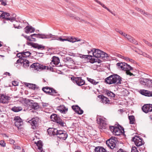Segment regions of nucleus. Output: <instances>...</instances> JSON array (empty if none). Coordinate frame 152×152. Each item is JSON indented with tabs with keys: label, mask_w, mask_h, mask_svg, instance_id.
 <instances>
[{
	"label": "nucleus",
	"mask_w": 152,
	"mask_h": 152,
	"mask_svg": "<svg viewBox=\"0 0 152 152\" xmlns=\"http://www.w3.org/2000/svg\"><path fill=\"white\" fill-rule=\"evenodd\" d=\"M129 119V123L131 124H133L134 123L135 119L134 115H132L129 116L128 117Z\"/></svg>",
	"instance_id": "obj_33"
},
{
	"label": "nucleus",
	"mask_w": 152,
	"mask_h": 152,
	"mask_svg": "<svg viewBox=\"0 0 152 152\" xmlns=\"http://www.w3.org/2000/svg\"><path fill=\"white\" fill-rule=\"evenodd\" d=\"M135 9L137 11L140 12L141 14H142L143 13V11L139 8L136 7Z\"/></svg>",
	"instance_id": "obj_55"
},
{
	"label": "nucleus",
	"mask_w": 152,
	"mask_h": 152,
	"mask_svg": "<svg viewBox=\"0 0 152 152\" xmlns=\"http://www.w3.org/2000/svg\"><path fill=\"white\" fill-rule=\"evenodd\" d=\"M117 65L118 67V68H120L122 70L126 71V73L127 75L130 76L134 75L130 72V70L133 69L132 67L126 63L124 62L118 63L117 64Z\"/></svg>",
	"instance_id": "obj_2"
},
{
	"label": "nucleus",
	"mask_w": 152,
	"mask_h": 152,
	"mask_svg": "<svg viewBox=\"0 0 152 152\" xmlns=\"http://www.w3.org/2000/svg\"><path fill=\"white\" fill-rule=\"evenodd\" d=\"M117 152H126L125 151H124L122 149H120L118 150Z\"/></svg>",
	"instance_id": "obj_64"
},
{
	"label": "nucleus",
	"mask_w": 152,
	"mask_h": 152,
	"mask_svg": "<svg viewBox=\"0 0 152 152\" xmlns=\"http://www.w3.org/2000/svg\"><path fill=\"white\" fill-rule=\"evenodd\" d=\"M69 16L73 18L74 19L77 20H78L80 19V18L79 17L76 16L74 15L73 14H71Z\"/></svg>",
	"instance_id": "obj_47"
},
{
	"label": "nucleus",
	"mask_w": 152,
	"mask_h": 152,
	"mask_svg": "<svg viewBox=\"0 0 152 152\" xmlns=\"http://www.w3.org/2000/svg\"><path fill=\"white\" fill-rule=\"evenodd\" d=\"M9 141H10V143L11 144H14V143L15 142L14 140H13L12 139H10V140H9Z\"/></svg>",
	"instance_id": "obj_59"
},
{
	"label": "nucleus",
	"mask_w": 152,
	"mask_h": 152,
	"mask_svg": "<svg viewBox=\"0 0 152 152\" xmlns=\"http://www.w3.org/2000/svg\"><path fill=\"white\" fill-rule=\"evenodd\" d=\"M147 86L149 88H152V80L148 79Z\"/></svg>",
	"instance_id": "obj_39"
},
{
	"label": "nucleus",
	"mask_w": 152,
	"mask_h": 152,
	"mask_svg": "<svg viewBox=\"0 0 152 152\" xmlns=\"http://www.w3.org/2000/svg\"><path fill=\"white\" fill-rule=\"evenodd\" d=\"M42 90L46 93L50 95H54L55 94L57 93L56 90L53 88L47 87H43Z\"/></svg>",
	"instance_id": "obj_10"
},
{
	"label": "nucleus",
	"mask_w": 152,
	"mask_h": 152,
	"mask_svg": "<svg viewBox=\"0 0 152 152\" xmlns=\"http://www.w3.org/2000/svg\"><path fill=\"white\" fill-rule=\"evenodd\" d=\"M12 84L14 86H17L18 85V83L16 81H14L12 82Z\"/></svg>",
	"instance_id": "obj_58"
},
{
	"label": "nucleus",
	"mask_w": 152,
	"mask_h": 152,
	"mask_svg": "<svg viewBox=\"0 0 152 152\" xmlns=\"http://www.w3.org/2000/svg\"><path fill=\"white\" fill-rule=\"evenodd\" d=\"M71 79L74 83H76L78 86H83L85 83V80L82 79V77H72Z\"/></svg>",
	"instance_id": "obj_9"
},
{
	"label": "nucleus",
	"mask_w": 152,
	"mask_h": 152,
	"mask_svg": "<svg viewBox=\"0 0 152 152\" xmlns=\"http://www.w3.org/2000/svg\"><path fill=\"white\" fill-rule=\"evenodd\" d=\"M29 61L27 60L25 58V60H23L22 62L23 64V66L24 67H26L29 66Z\"/></svg>",
	"instance_id": "obj_36"
},
{
	"label": "nucleus",
	"mask_w": 152,
	"mask_h": 152,
	"mask_svg": "<svg viewBox=\"0 0 152 152\" xmlns=\"http://www.w3.org/2000/svg\"><path fill=\"white\" fill-rule=\"evenodd\" d=\"M14 121H15V126L18 128L22 126L23 124L22 120L19 116H15L14 118Z\"/></svg>",
	"instance_id": "obj_14"
},
{
	"label": "nucleus",
	"mask_w": 152,
	"mask_h": 152,
	"mask_svg": "<svg viewBox=\"0 0 152 152\" xmlns=\"http://www.w3.org/2000/svg\"><path fill=\"white\" fill-rule=\"evenodd\" d=\"M23 53L22 52H21L20 53H18L17 54V56L20 59H24L23 58V55H22V53Z\"/></svg>",
	"instance_id": "obj_49"
},
{
	"label": "nucleus",
	"mask_w": 152,
	"mask_h": 152,
	"mask_svg": "<svg viewBox=\"0 0 152 152\" xmlns=\"http://www.w3.org/2000/svg\"><path fill=\"white\" fill-rule=\"evenodd\" d=\"M36 144L38 148L40 150V152H44V151L42 150V147L43 145L42 142L40 140L38 141Z\"/></svg>",
	"instance_id": "obj_27"
},
{
	"label": "nucleus",
	"mask_w": 152,
	"mask_h": 152,
	"mask_svg": "<svg viewBox=\"0 0 152 152\" xmlns=\"http://www.w3.org/2000/svg\"><path fill=\"white\" fill-rule=\"evenodd\" d=\"M5 19L6 20H10V21H11L12 22L13 21H14V20H13L12 18V16H11V17H9V18H5Z\"/></svg>",
	"instance_id": "obj_56"
},
{
	"label": "nucleus",
	"mask_w": 152,
	"mask_h": 152,
	"mask_svg": "<svg viewBox=\"0 0 152 152\" xmlns=\"http://www.w3.org/2000/svg\"><path fill=\"white\" fill-rule=\"evenodd\" d=\"M101 6L104 8L106 9L109 12H110L113 15H115V14L113 12L111 11L109 9H108V8H107L106 6H105V5L103 4H101Z\"/></svg>",
	"instance_id": "obj_41"
},
{
	"label": "nucleus",
	"mask_w": 152,
	"mask_h": 152,
	"mask_svg": "<svg viewBox=\"0 0 152 152\" xmlns=\"http://www.w3.org/2000/svg\"><path fill=\"white\" fill-rule=\"evenodd\" d=\"M72 108L76 113L79 114L81 115L83 113V111L77 105L72 106Z\"/></svg>",
	"instance_id": "obj_17"
},
{
	"label": "nucleus",
	"mask_w": 152,
	"mask_h": 152,
	"mask_svg": "<svg viewBox=\"0 0 152 152\" xmlns=\"http://www.w3.org/2000/svg\"><path fill=\"white\" fill-rule=\"evenodd\" d=\"M33 40L31 39H27V41L26 44L29 46H31L33 48H37L38 49L42 50L45 49V46L41 45H39L37 43H35L32 42V41H35V39H32Z\"/></svg>",
	"instance_id": "obj_3"
},
{
	"label": "nucleus",
	"mask_w": 152,
	"mask_h": 152,
	"mask_svg": "<svg viewBox=\"0 0 152 152\" xmlns=\"http://www.w3.org/2000/svg\"><path fill=\"white\" fill-rule=\"evenodd\" d=\"M144 42L148 45L149 46H151L152 48V44L150 43L149 42L147 41H146L145 39H143Z\"/></svg>",
	"instance_id": "obj_51"
},
{
	"label": "nucleus",
	"mask_w": 152,
	"mask_h": 152,
	"mask_svg": "<svg viewBox=\"0 0 152 152\" xmlns=\"http://www.w3.org/2000/svg\"><path fill=\"white\" fill-rule=\"evenodd\" d=\"M32 68H34L35 69L39 70V69H48V67L40 64L38 63L33 64L31 66Z\"/></svg>",
	"instance_id": "obj_12"
},
{
	"label": "nucleus",
	"mask_w": 152,
	"mask_h": 152,
	"mask_svg": "<svg viewBox=\"0 0 152 152\" xmlns=\"http://www.w3.org/2000/svg\"><path fill=\"white\" fill-rule=\"evenodd\" d=\"M114 81L115 82V83L117 84H121V78L117 75H114Z\"/></svg>",
	"instance_id": "obj_24"
},
{
	"label": "nucleus",
	"mask_w": 152,
	"mask_h": 152,
	"mask_svg": "<svg viewBox=\"0 0 152 152\" xmlns=\"http://www.w3.org/2000/svg\"><path fill=\"white\" fill-rule=\"evenodd\" d=\"M120 34L124 37H125V38H129L131 37L130 35L127 34H126L125 33L123 32L122 31H121Z\"/></svg>",
	"instance_id": "obj_43"
},
{
	"label": "nucleus",
	"mask_w": 152,
	"mask_h": 152,
	"mask_svg": "<svg viewBox=\"0 0 152 152\" xmlns=\"http://www.w3.org/2000/svg\"><path fill=\"white\" fill-rule=\"evenodd\" d=\"M104 93L105 94H106L108 96H110L111 97H114L115 95L114 94L108 90H106Z\"/></svg>",
	"instance_id": "obj_32"
},
{
	"label": "nucleus",
	"mask_w": 152,
	"mask_h": 152,
	"mask_svg": "<svg viewBox=\"0 0 152 152\" xmlns=\"http://www.w3.org/2000/svg\"><path fill=\"white\" fill-rule=\"evenodd\" d=\"M110 130L113 132V134L115 135L119 136L122 134L124 132V129L121 130L119 128L114 126H110Z\"/></svg>",
	"instance_id": "obj_5"
},
{
	"label": "nucleus",
	"mask_w": 152,
	"mask_h": 152,
	"mask_svg": "<svg viewBox=\"0 0 152 152\" xmlns=\"http://www.w3.org/2000/svg\"><path fill=\"white\" fill-rule=\"evenodd\" d=\"M148 79H145L143 80H141L140 81V83L142 85H147V81Z\"/></svg>",
	"instance_id": "obj_40"
},
{
	"label": "nucleus",
	"mask_w": 152,
	"mask_h": 152,
	"mask_svg": "<svg viewBox=\"0 0 152 152\" xmlns=\"http://www.w3.org/2000/svg\"><path fill=\"white\" fill-rule=\"evenodd\" d=\"M25 59H19L18 60L16 61L17 63H20L21 64H22V62L23 60H24Z\"/></svg>",
	"instance_id": "obj_52"
},
{
	"label": "nucleus",
	"mask_w": 152,
	"mask_h": 152,
	"mask_svg": "<svg viewBox=\"0 0 152 152\" xmlns=\"http://www.w3.org/2000/svg\"><path fill=\"white\" fill-rule=\"evenodd\" d=\"M0 2H1V4L3 6L7 5V1L4 0H0Z\"/></svg>",
	"instance_id": "obj_46"
},
{
	"label": "nucleus",
	"mask_w": 152,
	"mask_h": 152,
	"mask_svg": "<svg viewBox=\"0 0 152 152\" xmlns=\"http://www.w3.org/2000/svg\"><path fill=\"white\" fill-rule=\"evenodd\" d=\"M64 132L62 130H57V134H56V135L57 136V137H58L60 135H61Z\"/></svg>",
	"instance_id": "obj_45"
},
{
	"label": "nucleus",
	"mask_w": 152,
	"mask_h": 152,
	"mask_svg": "<svg viewBox=\"0 0 152 152\" xmlns=\"http://www.w3.org/2000/svg\"><path fill=\"white\" fill-rule=\"evenodd\" d=\"M116 138L115 137H111L110 138L106 141V143L107 146L111 149H113L114 150H116V144L114 142L116 141Z\"/></svg>",
	"instance_id": "obj_4"
},
{
	"label": "nucleus",
	"mask_w": 152,
	"mask_h": 152,
	"mask_svg": "<svg viewBox=\"0 0 152 152\" xmlns=\"http://www.w3.org/2000/svg\"><path fill=\"white\" fill-rule=\"evenodd\" d=\"M25 85H26L27 87L32 89L34 90L36 89V88H37L36 85L33 84L26 83Z\"/></svg>",
	"instance_id": "obj_31"
},
{
	"label": "nucleus",
	"mask_w": 152,
	"mask_h": 152,
	"mask_svg": "<svg viewBox=\"0 0 152 152\" xmlns=\"http://www.w3.org/2000/svg\"><path fill=\"white\" fill-rule=\"evenodd\" d=\"M59 62V59L56 56H53L52 58L51 62L50 63L53 64L55 65H58Z\"/></svg>",
	"instance_id": "obj_26"
},
{
	"label": "nucleus",
	"mask_w": 152,
	"mask_h": 152,
	"mask_svg": "<svg viewBox=\"0 0 152 152\" xmlns=\"http://www.w3.org/2000/svg\"><path fill=\"white\" fill-rule=\"evenodd\" d=\"M77 38L75 37H69V36H63L61 37H59V38Z\"/></svg>",
	"instance_id": "obj_57"
},
{
	"label": "nucleus",
	"mask_w": 152,
	"mask_h": 152,
	"mask_svg": "<svg viewBox=\"0 0 152 152\" xmlns=\"http://www.w3.org/2000/svg\"><path fill=\"white\" fill-rule=\"evenodd\" d=\"M129 41L131 42L132 43L134 44L137 45V41L135 40V39H128Z\"/></svg>",
	"instance_id": "obj_42"
},
{
	"label": "nucleus",
	"mask_w": 152,
	"mask_h": 152,
	"mask_svg": "<svg viewBox=\"0 0 152 152\" xmlns=\"http://www.w3.org/2000/svg\"><path fill=\"white\" fill-rule=\"evenodd\" d=\"M22 52V55L23 58L29 57L31 54V53L29 51Z\"/></svg>",
	"instance_id": "obj_35"
},
{
	"label": "nucleus",
	"mask_w": 152,
	"mask_h": 152,
	"mask_svg": "<svg viewBox=\"0 0 152 152\" xmlns=\"http://www.w3.org/2000/svg\"><path fill=\"white\" fill-rule=\"evenodd\" d=\"M54 36V35H53L51 34H50L47 35H46L45 34H34L30 35V36L32 37V38H33L32 37H37V38H55L53 37Z\"/></svg>",
	"instance_id": "obj_8"
},
{
	"label": "nucleus",
	"mask_w": 152,
	"mask_h": 152,
	"mask_svg": "<svg viewBox=\"0 0 152 152\" xmlns=\"http://www.w3.org/2000/svg\"><path fill=\"white\" fill-rule=\"evenodd\" d=\"M91 53L93 56L90 55L89 58L93 60V62H97L100 63L101 62V61L98 59V58H107L108 57V55L107 53L98 49L95 48L91 49L90 51H88V54Z\"/></svg>",
	"instance_id": "obj_1"
},
{
	"label": "nucleus",
	"mask_w": 152,
	"mask_h": 152,
	"mask_svg": "<svg viewBox=\"0 0 152 152\" xmlns=\"http://www.w3.org/2000/svg\"><path fill=\"white\" fill-rule=\"evenodd\" d=\"M50 118L52 121H56L61 126H64V121L59 117H58L56 114H53L52 115L50 116Z\"/></svg>",
	"instance_id": "obj_7"
},
{
	"label": "nucleus",
	"mask_w": 152,
	"mask_h": 152,
	"mask_svg": "<svg viewBox=\"0 0 152 152\" xmlns=\"http://www.w3.org/2000/svg\"><path fill=\"white\" fill-rule=\"evenodd\" d=\"M114 75H112L106 78L105 81L107 83L109 84L115 83V81H114Z\"/></svg>",
	"instance_id": "obj_16"
},
{
	"label": "nucleus",
	"mask_w": 152,
	"mask_h": 152,
	"mask_svg": "<svg viewBox=\"0 0 152 152\" xmlns=\"http://www.w3.org/2000/svg\"><path fill=\"white\" fill-rule=\"evenodd\" d=\"M98 97L99 98L101 99L100 102L106 104L110 101L107 97L103 95H99Z\"/></svg>",
	"instance_id": "obj_23"
},
{
	"label": "nucleus",
	"mask_w": 152,
	"mask_h": 152,
	"mask_svg": "<svg viewBox=\"0 0 152 152\" xmlns=\"http://www.w3.org/2000/svg\"><path fill=\"white\" fill-rule=\"evenodd\" d=\"M22 110V108L21 107L14 106L12 107L11 110L15 112H17L21 111Z\"/></svg>",
	"instance_id": "obj_29"
},
{
	"label": "nucleus",
	"mask_w": 152,
	"mask_h": 152,
	"mask_svg": "<svg viewBox=\"0 0 152 152\" xmlns=\"http://www.w3.org/2000/svg\"><path fill=\"white\" fill-rule=\"evenodd\" d=\"M57 130L56 129L50 128L48 129L47 130L48 134L50 136L56 135L57 134Z\"/></svg>",
	"instance_id": "obj_18"
},
{
	"label": "nucleus",
	"mask_w": 152,
	"mask_h": 152,
	"mask_svg": "<svg viewBox=\"0 0 152 152\" xmlns=\"http://www.w3.org/2000/svg\"><path fill=\"white\" fill-rule=\"evenodd\" d=\"M140 93L143 95L147 96H152V91H150L145 90H141L140 91Z\"/></svg>",
	"instance_id": "obj_19"
},
{
	"label": "nucleus",
	"mask_w": 152,
	"mask_h": 152,
	"mask_svg": "<svg viewBox=\"0 0 152 152\" xmlns=\"http://www.w3.org/2000/svg\"><path fill=\"white\" fill-rule=\"evenodd\" d=\"M87 79L88 81H89L92 84H93L94 85H96L99 83V82H96V81L94 80L91 79V78H87Z\"/></svg>",
	"instance_id": "obj_38"
},
{
	"label": "nucleus",
	"mask_w": 152,
	"mask_h": 152,
	"mask_svg": "<svg viewBox=\"0 0 152 152\" xmlns=\"http://www.w3.org/2000/svg\"><path fill=\"white\" fill-rule=\"evenodd\" d=\"M31 101L33 102V101L30 100L26 98H22L19 100L20 102L22 103L23 105L26 106H30L31 104Z\"/></svg>",
	"instance_id": "obj_15"
},
{
	"label": "nucleus",
	"mask_w": 152,
	"mask_h": 152,
	"mask_svg": "<svg viewBox=\"0 0 152 152\" xmlns=\"http://www.w3.org/2000/svg\"><path fill=\"white\" fill-rule=\"evenodd\" d=\"M100 123L101 126H102V129H105L106 128V124L104 122V121L102 120H100Z\"/></svg>",
	"instance_id": "obj_37"
},
{
	"label": "nucleus",
	"mask_w": 152,
	"mask_h": 152,
	"mask_svg": "<svg viewBox=\"0 0 152 152\" xmlns=\"http://www.w3.org/2000/svg\"><path fill=\"white\" fill-rule=\"evenodd\" d=\"M30 106H31L32 108L35 110L37 109L39 107V105L37 103H34L31 102Z\"/></svg>",
	"instance_id": "obj_30"
},
{
	"label": "nucleus",
	"mask_w": 152,
	"mask_h": 152,
	"mask_svg": "<svg viewBox=\"0 0 152 152\" xmlns=\"http://www.w3.org/2000/svg\"><path fill=\"white\" fill-rule=\"evenodd\" d=\"M10 100V97L6 95H1L0 99V102L3 103H7Z\"/></svg>",
	"instance_id": "obj_21"
},
{
	"label": "nucleus",
	"mask_w": 152,
	"mask_h": 152,
	"mask_svg": "<svg viewBox=\"0 0 152 152\" xmlns=\"http://www.w3.org/2000/svg\"><path fill=\"white\" fill-rule=\"evenodd\" d=\"M3 18H6L7 17H9L10 16V14L9 13L6 12H4L3 11Z\"/></svg>",
	"instance_id": "obj_44"
},
{
	"label": "nucleus",
	"mask_w": 152,
	"mask_h": 152,
	"mask_svg": "<svg viewBox=\"0 0 152 152\" xmlns=\"http://www.w3.org/2000/svg\"><path fill=\"white\" fill-rule=\"evenodd\" d=\"M67 134L65 132H64L61 135H60L58 137L62 140H65L67 138Z\"/></svg>",
	"instance_id": "obj_34"
},
{
	"label": "nucleus",
	"mask_w": 152,
	"mask_h": 152,
	"mask_svg": "<svg viewBox=\"0 0 152 152\" xmlns=\"http://www.w3.org/2000/svg\"><path fill=\"white\" fill-rule=\"evenodd\" d=\"M57 39L61 42L67 41L72 43L76 42H80L79 44H80L84 43L83 40L81 39Z\"/></svg>",
	"instance_id": "obj_11"
},
{
	"label": "nucleus",
	"mask_w": 152,
	"mask_h": 152,
	"mask_svg": "<svg viewBox=\"0 0 152 152\" xmlns=\"http://www.w3.org/2000/svg\"><path fill=\"white\" fill-rule=\"evenodd\" d=\"M132 140L134 142L135 145L138 147L142 145L144 143L142 138L137 136L133 137Z\"/></svg>",
	"instance_id": "obj_6"
},
{
	"label": "nucleus",
	"mask_w": 152,
	"mask_h": 152,
	"mask_svg": "<svg viewBox=\"0 0 152 152\" xmlns=\"http://www.w3.org/2000/svg\"><path fill=\"white\" fill-rule=\"evenodd\" d=\"M142 54L145 57L148 58H149V59H151V58L150 56L147 54L146 53H142Z\"/></svg>",
	"instance_id": "obj_50"
},
{
	"label": "nucleus",
	"mask_w": 152,
	"mask_h": 152,
	"mask_svg": "<svg viewBox=\"0 0 152 152\" xmlns=\"http://www.w3.org/2000/svg\"><path fill=\"white\" fill-rule=\"evenodd\" d=\"M57 109L62 113H66L68 111V108L64 105H61L57 107Z\"/></svg>",
	"instance_id": "obj_20"
},
{
	"label": "nucleus",
	"mask_w": 152,
	"mask_h": 152,
	"mask_svg": "<svg viewBox=\"0 0 152 152\" xmlns=\"http://www.w3.org/2000/svg\"><path fill=\"white\" fill-rule=\"evenodd\" d=\"M131 152H138L137 148L135 147L132 148Z\"/></svg>",
	"instance_id": "obj_54"
},
{
	"label": "nucleus",
	"mask_w": 152,
	"mask_h": 152,
	"mask_svg": "<svg viewBox=\"0 0 152 152\" xmlns=\"http://www.w3.org/2000/svg\"><path fill=\"white\" fill-rule=\"evenodd\" d=\"M29 121V122L31 123V125L32 126H34L35 127H36L37 125L38 121V118H36V119L34 118Z\"/></svg>",
	"instance_id": "obj_25"
},
{
	"label": "nucleus",
	"mask_w": 152,
	"mask_h": 152,
	"mask_svg": "<svg viewBox=\"0 0 152 152\" xmlns=\"http://www.w3.org/2000/svg\"><path fill=\"white\" fill-rule=\"evenodd\" d=\"M95 152H106L103 148L99 146L95 148Z\"/></svg>",
	"instance_id": "obj_28"
},
{
	"label": "nucleus",
	"mask_w": 152,
	"mask_h": 152,
	"mask_svg": "<svg viewBox=\"0 0 152 152\" xmlns=\"http://www.w3.org/2000/svg\"><path fill=\"white\" fill-rule=\"evenodd\" d=\"M14 149H21L20 147V146H15L14 147Z\"/></svg>",
	"instance_id": "obj_63"
},
{
	"label": "nucleus",
	"mask_w": 152,
	"mask_h": 152,
	"mask_svg": "<svg viewBox=\"0 0 152 152\" xmlns=\"http://www.w3.org/2000/svg\"><path fill=\"white\" fill-rule=\"evenodd\" d=\"M48 105V104L46 103H42V106L44 107H47Z\"/></svg>",
	"instance_id": "obj_60"
},
{
	"label": "nucleus",
	"mask_w": 152,
	"mask_h": 152,
	"mask_svg": "<svg viewBox=\"0 0 152 152\" xmlns=\"http://www.w3.org/2000/svg\"><path fill=\"white\" fill-rule=\"evenodd\" d=\"M115 31L117 32H118L119 33V34H120V33H121V31H121L119 30V29H118V28H116L115 29Z\"/></svg>",
	"instance_id": "obj_61"
},
{
	"label": "nucleus",
	"mask_w": 152,
	"mask_h": 152,
	"mask_svg": "<svg viewBox=\"0 0 152 152\" xmlns=\"http://www.w3.org/2000/svg\"><path fill=\"white\" fill-rule=\"evenodd\" d=\"M0 145L3 147H4L6 145V143L4 140H1L0 141Z\"/></svg>",
	"instance_id": "obj_48"
},
{
	"label": "nucleus",
	"mask_w": 152,
	"mask_h": 152,
	"mask_svg": "<svg viewBox=\"0 0 152 152\" xmlns=\"http://www.w3.org/2000/svg\"><path fill=\"white\" fill-rule=\"evenodd\" d=\"M3 11H0V18H3Z\"/></svg>",
	"instance_id": "obj_62"
},
{
	"label": "nucleus",
	"mask_w": 152,
	"mask_h": 152,
	"mask_svg": "<svg viewBox=\"0 0 152 152\" xmlns=\"http://www.w3.org/2000/svg\"><path fill=\"white\" fill-rule=\"evenodd\" d=\"M24 30L26 33H28L34 32L35 29L31 26H28L24 28Z\"/></svg>",
	"instance_id": "obj_22"
},
{
	"label": "nucleus",
	"mask_w": 152,
	"mask_h": 152,
	"mask_svg": "<svg viewBox=\"0 0 152 152\" xmlns=\"http://www.w3.org/2000/svg\"><path fill=\"white\" fill-rule=\"evenodd\" d=\"M142 111L145 113L152 111V104H145L142 107Z\"/></svg>",
	"instance_id": "obj_13"
},
{
	"label": "nucleus",
	"mask_w": 152,
	"mask_h": 152,
	"mask_svg": "<svg viewBox=\"0 0 152 152\" xmlns=\"http://www.w3.org/2000/svg\"><path fill=\"white\" fill-rule=\"evenodd\" d=\"M12 15L11 14H10V17H11V16H12V18L13 20H14V21L15 20L16 17V15H15V14H13L12 15Z\"/></svg>",
	"instance_id": "obj_53"
}]
</instances>
